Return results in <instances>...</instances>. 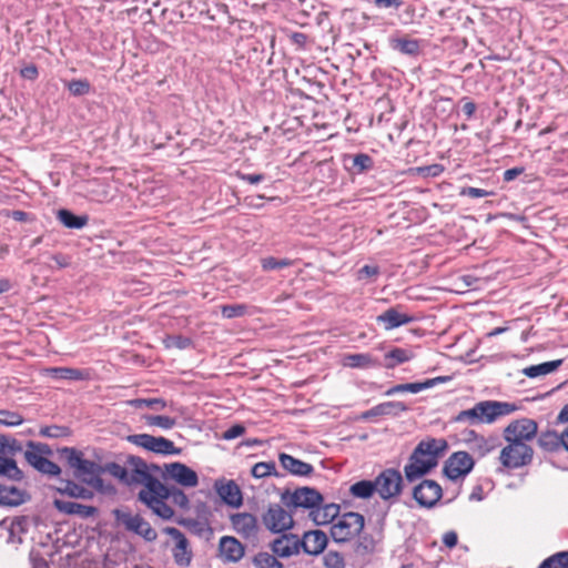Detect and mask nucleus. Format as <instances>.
I'll list each match as a JSON object with an SVG mask.
<instances>
[{
    "mask_svg": "<svg viewBox=\"0 0 568 568\" xmlns=\"http://www.w3.org/2000/svg\"><path fill=\"white\" fill-rule=\"evenodd\" d=\"M447 449L448 444L444 438L428 437L420 440L404 467L405 478L412 483L427 475L438 465L439 458Z\"/></svg>",
    "mask_w": 568,
    "mask_h": 568,
    "instance_id": "obj_1",
    "label": "nucleus"
},
{
    "mask_svg": "<svg viewBox=\"0 0 568 568\" xmlns=\"http://www.w3.org/2000/svg\"><path fill=\"white\" fill-rule=\"evenodd\" d=\"M518 406L509 402L499 400H481L474 405V407L460 410L456 417L457 423L476 424H493L504 416H508L516 412Z\"/></svg>",
    "mask_w": 568,
    "mask_h": 568,
    "instance_id": "obj_2",
    "label": "nucleus"
},
{
    "mask_svg": "<svg viewBox=\"0 0 568 568\" xmlns=\"http://www.w3.org/2000/svg\"><path fill=\"white\" fill-rule=\"evenodd\" d=\"M61 455L73 469V475L81 481L92 485L100 479L102 467L95 462L85 459L82 452L73 447H64L61 449Z\"/></svg>",
    "mask_w": 568,
    "mask_h": 568,
    "instance_id": "obj_3",
    "label": "nucleus"
},
{
    "mask_svg": "<svg viewBox=\"0 0 568 568\" xmlns=\"http://www.w3.org/2000/svg\"><path fill=\"white\" fill-rule=\"evenodd\" d=\"M168 486L161 481L152 483L150 488H143L139 493V499L158 517L169 520L174 516V510L166 504Z\"/></svg>",
    "mask_w": 568,
    "mask_h": 568,
    "instance_id": "obj_4",
    "label": "nucleus"
},
{
    "mask_svg": "<svg viewBox=\"0 0 568 568\" xmlns=\"http://www.w3.org/2000/svg\"><path fill=\"white\" fill-rule=\"evenodd\" d=\"M264 528L272 534H283L294 528L293 514L278 503H271L261 516Z\"/></svg>",
    "mask_w": 568,
    "mask_h": 568,
    "instance_id": "obj_5",
    "label": "nucleus"
},
{
    "mask_svg": "<svg viewBox=\"0 0 568 568\" xmlns=\"http://www.w3.org/2000/svg\"><path fill=\"white\" fill-rule=\"evenodd\" d=\"M364 516L358 513H345L331 527V536L336 542H346L355 538L363 530Z\"/></svg>",
    "mask_w": 568,
    "mask_h": 568,
    "instance_id": "obj_6",
    "label": "nucleus"
},
{
    "mask_svg": "<svg viewBox=\"0 0 568 568\" xmlns=\"http://www.w3.org/2000/svg\"><path fill=\"white\" fill-rule=\"evenodd\" d=\"M163 532L171 538L166 546L170 548L174 562L179 567H189L193 559V550L186 536L175 527H165Z\"/></svg>",
    "mask_w": 568,
    "mask_h": 568,
    "instance_id": "obj_7",
    "label": "nucleus"
},
{
    "mask_svg": "<svg viewBox=\"0 0 568 568\" xmlns=\"http://www.w3.org/2000/svg\"><path fill=\"white\" fill-rule=\"evenodd\" d=\"M534 449L527 443L507 442L499 454L500 464L509 469H517L532 462Z\"/></svg>",
    "mask_w": 568,
    "mask_h": 568,
    "instance_id": "obj_8",
    "label": "nucleus"
},
{
    "mask_svg": "<svg viewBox=\"0 0 568 568\" xmlns=\"http://www.w3.org/2000/svg\"><path fill=\"white\" fill-rule=\"evenodd\" d=\"M282 501L287 508H303L312 513L316 506L323 504L324 498L315 488L301 487L292 493L286 490L282 494Z\"/></svg>",
    "mask_w": 568,
    "mask_h": 568,
    "instance_id": "obj_9",
    "label": "nucleus"
},
{
    "mask_svg": "<svg viewBox=\"0 0 568 568\" xmlns=\"http://www.w3.org/2000/svg\"><path fill=\"white\" fill-rule=\"evenodd\" d=\"M126 439L138 447L163 456L180 455L182 452L172 440L162 436L156 437L149 434H134L129 435Z\"/></svg>",
    "mask_w": 568,
    "mask_h": 568,
    "instance_id": "obj_10",
    "label": "nucleus"
},
{
    "mask_svg": "<svg viewBox=\"0 0 568 568\" xmlns=\"http://www.w3.org/2000/svg\"><path fill=\"white\" fill-rule=\"evenodd\" d=\"M376 493L383 500L396 499L403 490V476L395 468L383 470L374 480Z\"/></svg>",
    "mask_w": 568,
    "mask_h": 568,
    "instance_id": "obj_11",
    "label": "nucleus"
},
{
    "mask_svg": "<svg viewBox=\"0 0 568 568\" xmlns=\"http://www.w3.org/2000/svg\"><path fill=\"white\" fill-rule=\"evenodd\" d=\"M113 515L128 531L143 537L146 541H154L158 538L156 531L142 516L120 509H115Z\"/></svg>",
    "mask_w": 568,
    "mask_h": 568,
    "instance_id": "obj_12",
    "label": "nucleus"
},
{
    "mask_svg": "<svg viewBox=\"0 0 568 568\" xmlns=\"http://www.w3.org/2000/svg\"><path fill=\"white\" fill-rule=\"evenodd\" d=\"M475 462L470 454L467 452H456L452 454L444 465V474L452 480L468 475L474 468Z\"/></svg>",
    "mask_w": 568,
    "mask_h": 568,
    "instance_id": "obj_13",
    "label": "nucleus"
},
{
    "mask_svg": "<svg viewBox=\"0 0 568 568\" xmlns=\"http://www.w3.org/2000/svg\"><path fill=\"white\" fill-rule=\"evenodd\" d=\"M538 432V425L534 419L520 418L511 422L503 432L506 442L527 443Z\"/></svg>",
    "mask_w": 568,
    "mask_h": 568,
    "instance_id": "obj_14",
    "label": "nucleus"
},
{
    "mask_svg": "<svg viewBox=\"0 0 568 568\" xmlns=\"http://www.w3.org/2000/svg\"><path fill=\"white\" fill-rule=\"evenodd\" d=\"M443 496L440 485L432 479H424L413 490V497L420 507L432 508Z\"/></svg>",
    "mask_w": 568,
    "mask_h": 568,
    "instance_id": "obj_15",
    "label": "nucleus"
},
{
    "mask_svg": "<svg viewBox=\"0 0 568 568\" xmlns=\"http://www.w3.org/2000/svg\"><path fill=\"white\" fill-rule=\"evenodd\" d=\"M164 476L186 488L196 487L199 484L197 474L185 464L179 462L165 464Z\"/></svg>",
    "mask_w": 568,
    "mask_h": 568,
    "instance_id": "obj_16",
    "label": "nucleus"
},
{
    "mask_svg": "<svg viewBox=\"0 0 568 568\" xmlns=\"http://www.w3.org/2000/svg\"><path fill=\"white\" fill-rule=\"evenodd\" d=\"M268 547L271 551L278 558H290L301 552L300 537L292 532L278 534Z\"/></svg>",
    "mask_w": 568,
    "mask_h": 568,
    "instance_id": "obj_17",
    "label": "nucleus"
},
{
    "mask_svg": "<svg viewBox=\"0 0 568 568\" xmlns=\"http://www.w3.org/2000/svg\"><path fill=\"white\" fill-rule=\"evenodd\" d=\"M81 194L91 202L106 203L112 200L111 186L106 180L91 179L81 185Z\"/></svg>",
    "mask_w": 568,
    "mask_h": 568,
    "instance_id": "obj_18",
    "label": "nucleus"
},
{
    "mask_svg": "<svg viewBox=\"0 0 568 568\" xmlns=\"http://www.w3.org/2000/svg\"><path fill=\"white\" fill-rule=\"evenodd\" d=\"M128 466V485L139 484L150 488L152 483L160 481L150 474L146 463L140 457L131 456Z\"/></svg>",
    "mask_w": 568,
    "mask_h": 568,
    "instance_id": "obj_19",
    "label": "nucleus"
},
{
    "mask_svg": "<svg viewBox=\"0 0 568 568\" xmlns=\"http://www.w3.org/2000/svg\"><path fill=\"white\" fill-rule=\"evenodd\" d=\"M232 528L245 539H255L258 535V521L251 513H236L230 516Z\"/></svg>",
    "mask_w": 568,
    "mask_h": 568,
    "instance_id": "obj_20",
    "label": "nucleus"
},
{
    "mask_svg": "<svg viewBox=\"0 0 568 568\" xmlns=\"http://www.w3.org/2000/svg\"><path fill=\"white\" fill-rule=\"evenodd\" d=\"M245 555V547L232 536H223L219 541V557L225 564L239 562Z\"/></svg>",
    "mask_w": 568,
    "mask_h": 568,
    "instance_id": "obj_21",
    "label": "nucleus"
},
{
    "mask_svg": "<svg viewBox=\"0 0 568 568\" xmlns=\"http://www.w3.org/2000/svg\"><path fill=\"white\" fill-rule=\"evenodd\" d=\"M328 542L326 534L322 530H310L300 538L301 550L311 556H318Z\"/></svg>",
    "mask_w": 568,
    "mask_h": 568,
    "instance_id": "obj_22",
    "label": "nucleus"
},
{
    "mask_svg": "<svg viewBox=\"0 0 568 568\" xmlns=\"http://www.w3.org/2000/svg\"><path fill=\"white\" fill-rule=\"evenodd\" d=\"M214 488L217 495L226 505L232 507H240L242 505V491L234 480H216L214 484Z\"/></svg>",
    "mask_w": 568,
    "mask_h": 568,
    "instance_id": "obj_23",
    "label": "nucleus"
},
{
    "mask_svg": "<svg viewBox=\"0 0 568 568\" xmlns=\"http://www.w3.org/2000/svg\"><path fill=\"white\" fill-rule=\"evenodd\" d=\"M408 410V407L398 400L384 402L359 415L361 420H368L379 416H398Z\"/></svg>",
    "mask_w": 568,
    "mask_h": 568,
    "instance_id": "obj_24",
    "label": "nucleus"
},
{
    "mask_svg": "<svg viewBox=\"0 0 568 568\" xmlns=\"http://www.w3.org/2000/svg\"><path fill=\"white\" fill-rule=\"evenodd\" d=\"M449 379H450L449 376H438L435 378L426 379L424 382L398 384V385H395V386L388 388L385 392V396H393V395H396L399 393H406V392L417 394L422 390H425V389L432 388L436 385L446 383Z\"/></svg>",
    "mask_w": 568,
    "mask_h": 568,
    "instance_id": "obj_25",
    "label": "nucleus"
},
{
    "mask_svg": "<svg viewBox=\"0 0 568 568\" xmlns=\"http://www.w3.org/2000/svg\"><path fill=\"white\" fill-rule=\"evenodd\" d=\"M53 506L60 513L67 515H74L82 519L93 517L98 514V508L93 506L82 505L74 501H67L62 499H54Z\"/></svg>",
    "mask_w": 568,
    "mask_h": 568,
    "instance_id": "obj_26",
    "label": "nucleus"
},
{
    "mask_svg": "<svg viewBox=\"0 0 568 568\" xmlns=\"http://www.w3.org/2000/svg\"><path fill=\"white\" fill-rule=\"evenodd\" d=\"M278 460L281 466L294 476H310L314 471L313 465L305 463L301 459H297L286 453H281L278 455Z\"/></svg>",
    "mask_w": 568,
    "mask_h": 568,
    "instance_id": "obj_27",
    "label": "nucleus"
},
{
    "mask_svg": "<svg viewBox=\"0 0 568 568\" xmlns=\"http://www.w3.org/2000/svg\"><path fill=\"white\" fill-rule=\"evenodd\" d=\"M465 442L468 445L471 453L476 455L478 458L486 456L496 447L494 440L487 439L484 436L478 435L474 430H469L467 433Z\"/></svg>",
    "mask_w": 568,
    "mask_h": 568,
    "instance_id": "obj_28",
    "label": "nucleus"
},
{
    "mask_svg": "<svg viewBox=\"0 0 568 568\" xmlns=\"http://www.w3.org/2000/svg\"><path fill=\"white\" fill-rule=\"evenodd\" d=\"M30 498L26 490L14 486L0 485V505L7 507H17Z\"/></svg>",
    "mask_w": 568,
    "mask_h": 568,
    "instance_id": "obj_29",
    "label": "nucleus"
},
{
    "mask_svg": "<svg viewBox=\"0 0 568 568\" xmlns=\"http://www.w3.org/2000/svg\"><path fill=\"white\" fill-rule=\"evenodd\" d=\"M377 322L384 325L387 331L410 323L414 318L406 313H400L397 308L390 307L377 316Z\"/></svg>",
    "mask_w": 568,
    "mask_h": 568,
    "instance_id": "obj_30",
    "label": "nucleus"
},
{
    "mask_svg": "<svg viewBox=\"0 0 568 568\" xmlns=\"http://www.w3.org/2000/svg\"><path fill=\"white\" fill-rule=\"evenodd\" d=\"M51 449L47 444L28 442L27 449L24 450V458L34 469L41 465V463L51 455Z\"/></svg>",
    "mask_w": 568,
    "mask_h": 568,
    "instance_id": "obj_31",
    "label": "nucleus"
},
{
    "mask_svg": "<svg viewBox=\"0 0 568 568\" xmlns=\"http://www.w3.org/2000/svg\"><path fill=\"white\" fill-rule=\"evenodd\" d=\"M339 514V506L337 504H321L316 506L312 513H310V517L313 523L317 526H323L332 523Z\"/></svg>",
    "mask_w": 568,
    "mask_h": 568,
    "instance_id": "obj_32",
    "label": "nucleus"
},
{
    "mask_svg": "<svg viewBox=\"0 0 568 568\" xmlns=\"http://www.w3.org/2000/svg\"><path fill=\"white\" fill-rule=\"evenodd\" d=\"M342 365L349 368L378 367L379 362L369 353L346 354L342 357Z\"/></svg>",
    "mask_w": 568,
    "mask_h": 568,
    "instance_id": "obj_33",
    "label": "nucleus"
},
{
    "mask_svg": "<svg viewBox=\"0 0 568 568\" xmlns=\"http://www.w3.org/2000/svg\"><path fill=\"white\" fill-rule=\"evenodd\" d=\"M43 373L55 379L68 381H82L88 376L84 371L72 367H49L44 368Z\"/></svg>",
    "mask_w": 568,
    "mask_h": 568,
    "instance_id": "obj_34",
    "label": "nucleus"
},
{
    "mask_svg": "<svg viewBox=\"0 0 568 568\" xmlns=\"http://www.w3.org/2000/svg\"><path fill=\"white\" fill-rule=\"evenodd\" d=\"M57 219L65 227L74 230H80L84 227L89 222V217L87 215H75L71 211L65 209H61L58 211Z\"/></svg>",
    "mask_w": 568,
    "mask_h": 568,
    "instance_id": "obj_35",
    "label": "nucleus"
},
{
    "mask_svg": "<svg viewBox=\"0 0 568 568\" xmlns=\"http://www.w3.org/2000/svg\"><path fill=\"white\" fill-rule=\"evenodd\" d=\"M538 445L545 452H556L564 447L562 434L558 435L555 430L541 432L538 437Z\"/></svg>",
    "mask_w": 568,
    "mask_h": 568,
    "instance_id": "obj_36",
    "label": "nucleus"
},
{
    "mask_svg": "<svg viewBox=\"0 0 568 568\" xmlns=\"http://www.w3.org/2000/svg\"><path fill=\"white\" fill-rule=\"evenodd\" d=\"M562 364V359H555L550 362L531 365L523 369V374L529 378L548 375L555 372Z\"/></svg>",
    "mask_w": 568,
    "mask_h": 568,
    "instance_id": "obj_37",
    "label": "nucleus"
},
{
    "mask_svg": "<svg viewBox=\"0 0 568 568\" xmlns=\"http://www.w3.org/2000/svg\"><path fill=\"white\" fill-rule=\"evenodd\" d=\"M57 491H59L60 494L68 495L70 497L82 499H89L93 496V493L91 490L71 480L62 481L61 486L57 487Z\"/></svg>",
    "mask_w": 568,
    "mask_h": 568,
    "instance_id": "obj_38",
    "label": "nucleus"
},
{
    "mask_svg": "<svg viewBox=\"0 0 568 568\" xmlns=\"http://www.w3.org/2000/svg\"><path fill=\"white\" fill-rule=\"evenodd\" d=\"M414 357V353L406 348L395 347L385 354L386 368H394L396 365L406 363Z\"/></svg>",
    "mask_w": 568,
    "mask_h": 568,
    "instance_id": "obj_39",
    "label": "nucleus"
},
{
    "mask_svg": "<svg viewBox=\"0 0 568 568\" xmlns=\"http://www.w3.org/2000/svg\"><path fill=\"white\" fill-rule=\"evenodd\" d=\"M0 475L14 481H20L23 478V473L13 458L0 457Z\"/></svg>",
    "mask_w": 568,
    "mask_h": 568,
    "instance_id": "obj_40",
    "label": "nucleus"
},
{
    "mask_svg": "<svg viewBox=\"0 0 568 568\" xmlns=\"http://www.w3.org/2000/svg\"><path fill=\"white\" fill-rule=\"evenodd\" d=\"M277 558L273 552L260 551L253 557L252 564L255 568H284Z\"/></svg>",
    "mask_w": 568,
    "mask_h": 568,
    "instance_id": "obj_41",
    "label": "nucleus"
},
{
    "mask_svg": "<svg viewBox=\"0 0 568 568\" xmlns=\"http://www.w3.org/2000/svg\"><path fill=\"white\" fill-rule=\"evenodd\" d=\"M376 491L374 480H359L349 487V493L356 498L367 499Z\"/></svg>",
    "mask_w": 568,
    "mask_h": 568,
    "instance_id": "obj_42",
    "label": "nucleus"
},
{
    "mask_svg": "<svg viewBox=\"0 0 568 568\" xmlns=\"http://www.w3.org/2000/svg\"><path fill=\"white\" fill-rule=\"evenodd\" d=\"M22 450L21 444L9 436H0V457L13 458V456Z\"/></svg>",
    "mask_w": 568,
    "mask_h": 568,
    "instance_id": "obj_43",
    "label": "nucleus"
},
{
    "mask_svg": "<svg viewBox=\"0 0 568 568\" xmlns=\"http://www.w3.org/2000/svg\"><path fill=\"white\" fill-rule=\"evenodd\" d=\"M251 474L255 478H264L267 476L280 477L281 475L276 470L274 462H260L256 463L251 470Z\"/></svg>",
    "mask_w": 568,
    "mask_h": 568,
    "instance_id": "obj_44",
    "label": "nucleus"
},
{
    "mask_svg": "<svg viewBox=\"0 0 568 568\" xmlns=\"http://www.w3.org/2000/svg\"><path fill=\"white\" fill-rule=\"evenodd\" d=\"M392 45L404 54L416 55L419 52V41L415 39H395Z\"/></svg>",
    "mask_w": 568,
    "mask_h": 568,
    "instance_id": "obj_45",
    "label": "nucleus"
},
{
    "mask_svg": "<svg viewBox=\"0 0 568 568\" xmlns=\"http://www.w3.org/2000/svg\"><path fill=\"white\" fill-rule=\"evenodd\" d=\"M538 568H568V551H560L550 556Z\"/></svg>",
    "mask_w": 568,
    "mask_h": 568,
    "instance_id": "obj_46",
    "label": "nucleus"
},
{
    "mask_svg": "<svg viewBox=\"0 0 568 568\" xmlns=\"http://www.w3.org/2000/svg\"><path fill=\"white\" fill-rule=\"evenodd\" d=\"M375 548H376L375 539L372 536L364 534V535L359 536V538L356 542L355 552L364 556V555L374 552Z\"/></svg>",
    "mask_w": 568,
    "mask_h": 568,
    "instance_id": "obj_47",
    "label": "nucleus"
},
{
    "mask_svg": "<svg viewBox=\"0 0 568 568\" xmlns=\"http://www.w3.org/2000/svg\"><path fill=\"white\" fill-rule=\"evenodd\" d=\"M24 422L21 414L12 410L0 409V425L14 427L19 426Z\"/></svg>",
    "mask_w": 568,
    "mask_h": 568,
    "instance_id": "obj_48",
    "label": "nucleus"
},
{
    "mask_svg": "<svg viewBox=\"0 0 568 568\" xmlns=\"http://www.w3.org/2000/svg\"><path fill=\"white\" fill-rule=\"evenodd\" d=\"M325 568H345L344 556L336 550H328L323 557Z\"/></svg>",
    "mask_w": 568,
    "mask_h": 568,
    "instance_id": "obj_49",
    "label": "nucleus"
},
{
    "mask_svg": "<svg viewBox=\"0 0 568 568\" xmlns=\"http://www.w3.org/2000/svg\"><path fill=\"white\" fill-rule=\"evenodd\" d=\"M168 499L170 498L173 504L179 506L182 509H187L190 506V500L187 496L176 487L168 486Z\"/></svg>",
    "mask_w": 568,
    "mask_h": 568,
    "instance_id": "obj_50",
    "label": "nucleus"
},
{
    "mask_svg": "<svg viewBox=\"0 0 568 568\" xmlns=\"http://www.w3.org/2000/svg\"><path fill=\"white\" fill-rule=\"evenodd\" d=\"M146 423L150 426H156L162 429H171L175 426V419L170 416L153 415L146 417Z\"/></svg>",
    "mask_w": 568,
    "mask_h": 568,
    "instance_id": "obj_51",
    "label": "nucleus"
},
{
    "mask_svg": "<svg viewBox=\"0 0 568 568\" xmlns=\"http://www.w3.org/2000/svg\"><path fill=\"white\" fill-rule=\"evenodd\" d=\"M246 312L247 306L244 304L223 305L221 307V313L224 318L241 317L245 315Z\"/></svg>",
    "mask_w": 568,
    "mask_h": 568,
    "instance_id": "obj_52",
    "label": "nucleus"
},
{
    "mask_svg": "<svg viewBox=\"0 0 568 568\" xmlns=\"http://www.w3.org/2000/svg\"><path fill=\"white\" fill-rule=\"evenodd\" d=\"M68 89L72 95L81 97L90 92V83L87 80H72L68 83Z\"/></svg>",
    "mask_w": 568,
    "mask_h": 568,
    "instance_id": "obj_53",
    "label": "nucleus"
},
{
    "mask_svg": "<svg viewBox=\"0 0 568 568\" xmlns=\"http://www.w3.org/2000/svg\"><path fill=\"white\" fill-rule=\"evenodd\" d=\"M69 434H70L69 428L64 427V426L53 425V426H45L40 429V435L43 437H49V438L64 437V436H68Z\"/></svg>",
    "mask_w": 568,
    "mask_h": 568,
    "instance_id": "obj_54",
    "label": "nucleus"
},
{
    "mask_svg": "<svg viewBox=\"0 0 568 568\" xmlns=\"http://www.w3.org/2000/svg\"><path fill=\"white\" fill-rule=\"evenodd\" d=\"M292 264V261H290L288 258H281V260H277L275 257H266L262 261V267L263 270L265 271H272V270H278V268H283V267H287Z\"/></svg>",
    "mask_w": 568,
    "mask_h": 568,
    "instance_id": "obj_55",
    "label": "nucleus"
},
{
    "mask_svg": "<svg viewBox=\"0 0 568 568\" xmlns=\"http://www.w3.org/2000/svg\"><path fill=\"white\" fill-rule=\"evenodd\" d=\"M105 470L110 473L112 476L119 478L123 483L128 484V468L116 464L110 463L106 465Z\"/></svg>",
    "mask_w": 568,
    "mask_h": 568,
    "instance_id": "obj_56",
    "label": "nucleus"
},
{
    "mask_svg": "<svg viewBox=\"0 0 568 568\" xmlns=\"http://www.w3.org/2000/svg\"><path fill=\"white\" fill-rule=\"evenodd\" d=\"M373 161L369 155L359 153L353 158V166L358 171L363 172L372 168Z\"/></svg>",
    "mask_w": 568,
    "mask_h": 568,
    "instance_id": "obj_57",
    "label": "nucleus"
},
{
    "mask_svg": "<svg viewBox=\"0 0 568 568\" xmlns=\"http://www.w3.org/2000/svg\"><path fill=\"white\" fill-rule=\"evenodd\" d=\"M37 470L50 476H58L61 473V468L55 463L49 460L47 457Z\"/></svg>",
    "mask_w": 568,
    "mask_h": 568,
    "instance_id": "obj_58",
    "label": "nucleus"
},
{
    "mask_svg": "<svg viewBox=\"0 0 568 568\" xmlns=\"http://www.w3.org/2000/svg\"><path fill=\"white\" fill-rule=\"evenodd\" d=\"M133 404L136 407H141L142 405H144L158 410L163 409L166 406L165 402L161 398L136 399L133 402Z\"/></svg>",
    "mask_w": 568,
    "mask_h": 568,
    "instance_id": "obj_59",
    "label": "nucleus"
},
{
    "mask_svg": "<svg viewBox=\"0 0 568 568\" xmlns=\"http://www.w3.org/2000/svg\"><path fill=\"white\" fill-rule=\"evenodd\" d=\"M244 433H245V427L241 424H236V425L231 426L229 429H226L223 433L222 438L225 440H232V439H235V438L242 436Z\"/></svg>",
    "mask_w": 568,
    "mask_h": 568,
    "instance_id": "obj_60",
    "label": "nucleus"
},
{
    "mask_svg": "<svg viewBox=\"0 0 568 568\" xmlns=\"http://www.w3.org/2000/svg\"><path fill=\"white\" fill-rule=\"evenodd\" d=\"M490 194H491L490 192H488V191H486L484 189H478V187H473V186L463 187L462 191H460V195L469 196V197H474V199L485 197V196H488Z\"/></svg>",
    "mask_w": 568,
    "mask_h": 568,
    "instance_id": "obj_61",
    "label": "nucleus"
},
{
    "mask_svg": "<svg viewBox=\"0 0 568 568\" xmlns=\"http://www.w3.org/2000/svg\"><path fill=\"white\" fill-rule=\"evenodd\" d=\"M374 4L377 8H395L398 9L402 4V0H374Z\"/></svg>",
    "mask_w": 568,
    "mask_h": 568,
    "instance_id": "obj_62",
    "label": "nucleus"
},
{
    "mask_svg": "<svg viewBox=\"0 0 568 568\" xmlns=\"http://www.w3.org/2000/svg\"><path fill=\"white\" fill-rule=\"evenodd\" d=\"M524 172V168L516 166L508 169L504 172V181L510 182L515 180L517 176H519Z\"/></svg>",
    "mask_w": 568,
    "mask_h": 568,
    "instance_id": "obj_63",
    "label": "nucleus"
},
{
    "mask_svg": "<svg viewBox=\"0 0 568 568\" xmlns=\"http://www.w3.org/2000/svg\"><path fill=\"white\" fill-rule=\"evenodd\" d=\"M21 75L26 79L34 80L38 77V69L34 64H29L21 70Z\"/></svg>",
    "mask_w": 568,
    "mask_h": 568,
    "instance_id": "obj_64",
    "label": "nucleus"
}]
</instances>
